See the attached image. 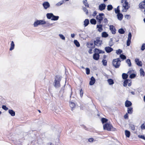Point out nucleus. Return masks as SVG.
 Instances as JSON below:
<instances>
[{
	"label": "nucleus",
	"instance_id": "obj_42",
	"mask_svg": "<svg viewBox=\"0 0 145 145\" xmlns=\"http://www.w3.org/2000/svg\"><path fill=\"white\" fill-rule=\"evenodd\" d=\"M122 52V50L120 49H119L118 50H116V53L117 54H120Z\"/></svg>",
	"mask_w": 145,
	"mask_h": 145
},
{
	"label": "nucleus",
	"instance_id": "obj_39",
	"mask_svg": "<svg viewBox=\"0 0 145 145\" xmlns=\"http://www.w3.org/2000/svg\"><path fill=\"white\" fill-rule=\"evenodd\" d=\"M136 76V74H135L132 73L130 74L129 77L131 78H134Z\"/></svg>",
	"mask_w": 145,
	"mask_h": 145
},
{
	"label": "nucleus",
	"instance_id": "obj_63",
	"mask_svg": "<svg viewBox=\"0 0 145 145\" xmlns=\"http://www.w3.org/2000/svg\"><path fill=\"white\" fill-rule=\"evenodd\" d=\"M71 37L72 38H74L75 36V34L74 33H72L71 34Z\"/></svg>",
	"mask_w": 145,
	"mask_h": 145
},
{
	"label": "nucleus",
	"instance_id": "obj_15",
	"mask_svg": "<svg viewBox=\"0 0 145 145\" xmlns=\"http://www.w3.org/2000/svg\"><path fill=\"white\" fill-rule=\"evenodd\" d=\"M106 5L104 3L100 4L99 6V9L101 11H102L105 9Z\"/></svg>",
	"mask_w": 145,
	"mask_h": 145
},
{
	"label": "nucleus",
	"instance_id": "obj_13",
	"mask_svg": "<svg viewBox=\"0 0 145 145\" xmlns=\"http://www.w3.org/2000/svg\"><path fill=\"white\" fill-rule=\"evenodd\" d=\"M110 29L112 33L114 34L116 33V29L114 26L113 25H110L109 26Z\"/></svg>",
	"mask_w": 145,
	"mask_h": 145
},
{
	"label": "nucleus",
	"instance_id": "obj_31",
	"mask_svg": "<svg viewBox=\"0 0 145 145\" xmlns=\"http://www.w3.org/2000/svg\"><path fill=\"white\" fill-rule=\"evenodd\" d=\"M108 36V34L105 32H103L102 33V37H106Z\"/></svg>",
	"mask_w": 145,
	"mask_h": 145
},
{
	"label": "nucleus",
	"instance_id": "obj_34",
	"mask_svg": "<svg viewBox=\"0 0 145 145\" xmlns=\"http://www.w3.org/2000/svg\"><path fill=\"white\" fill-rule=\"evenodd\" d=\"M128 75L125 73H123L122 74V77L123 79H126L128 77Z\"/></svg>",
	"mask_w": 145,
	"mask_h": 145
},
{
	"label": "nucleus",
	"instance_id": "obj_62",
	"mask_svg": "<svg viewBox=\"0 0 145 145\" xmlns=\"http://www.w3.org/2000/svg\"><path fill=\"white\" fill-rule=\"evenodd\" d=\"M128 115L127 114H126L124 116V118H128Z\"/></svg>",
	"mask_w": 145,
	"mask_h": 145
},
{
	"label": "nucleus",
	"instance_id": "obj_17",
	"mask_svg": "<svg viewBox=\"0 0 145 145\" xmlns=\"http://www.w3.org/2000/svg\"><path fill=\"white\" fill-rule=\"evenodd\" d=\"M105 50L107 53H110L113 50L112 48L109 46L106 47Z\"/></svg>",
	"mask_w": 145,
	"mask_h": 145
},
{
	"label": "nucleus",
	"instance_id": "obj_29",
	"mask_svg": "<svg viewBox=\"0 0 145 145\" xmlns=\"http://www.w3.org/2000/svg\"><path fill=\"white\" fill-rule=\"evenodd\" d=\"M140 75L141 76H144V72L142 69L141 68L140 70Z\"/></svg>",
	"mask_w": 145,
	"mask_h": 145
},
{
	"label": "nucleus",
	"instance_id": "obj_53",
	"mask_svg": "<svg viewBox=\"0 0 145 145\" xmlns=\"http://www.w3.org/2000/svg\"><path fill=\"white\" fill-rule=\"evenodd\" d=\"M141 128L142 130L145 129V125L144 123L141 125Z\"/></svg>",
	"mask_w": 145,
	"mask_h": 145
},
{
	"label": "nucleus",
	"instance_id": "obj_27",
	"mask_svg": "<svg viewBox=\"0 0 145 145\" xmlns=\"http://www.w3.org/2000/svg\"><path fill=\"white\" fill-rule=\"evenodd\" d=\"M89 23V21L88 19H86L84 21V25L85 27L88 25Z\"/></svg>",
	"mask_w": 145,
	"mask_h": 145
},
{
	"label": "nucleus",
	"instance_id": "obj_10",
	"mask_svg": "<svg viewBox=\"0 0 145 145\" xmlns=\"http://www.w3.org/2000/svg\"><path fill=\"white\" fill-rule=\"evenodd\" d=\"M42 6L44 9H47L50 7V5L48 2L45 1L42 3Z\"/></svg>",
	"mask_w": 145,
	"mask_h": 145
},
{
	"label": "nucleus",
	"instance_id": "obj_32",
	"mask_svg": "<svg viewBox=\"0 0 145 145\" xmlns=\"http://www.w3.org/2000/svg\"><path fill=\"white\" fill-rule=\"evenodd\" d=\"M127 112L129 114L132 113L133 112V108L131 107L128 108Z\"/></svg>",
	"mask_w": 145,
	"mask_h": 145
},
{
	"label": "nucleus",
	"instance_id": "obj_49",
	"mask_svg": "<svg viewBox=\"0 0 145 145\" xmlns=\"http://www.w3.org/2000/svg\"><path fill=\"white\" fill-rule=\"evenodd\" d=\"M86 73L87 74H89L90 70V69L88 68H86Z\"/></svg>",
	"mask_w": 145,
	"mask_h": 145
},
{
	"label": "nucleus",
	"instance_id": "obj_23",
	"mask_svg": "<svg viewBox=\"0 0 145 145\" xmlns=\"http://www.w3.org/2000/svg\"><path fill=\"white\" fill-rule=\"evenodd\" d=\"M8 112L12 116H14L15 115V112L12 110H8Z\"/></svg>",
	"mask_w": 145,
	"mask_h": 145
},
{
	"label": "nucleus",
	"instance_id": "obj_24",
	"mask_svg": "<svg viewBox=\"0 0 145 145\" xmlns=\"http://www.w3.org/2000/svg\"><path fill=\"white\" fill-rule=\"evenodd\" d=\"M15 44L13 41H12L10 44V50L11 51L13 50L14 48Z\"/></svg>",
	"mask_w": 145,
	"mask_h": 145
},
{
	"label": "nucleus",
	"instance_id": "obj_3",
	"mask_svg": "<svg viewBox=\"0 0 145 145\" xmlns=\"http://www.w3.org/2000/svg\"><path fill=\"white\" fill-rule=\"evenodd\" d=\"M121 61L120 58L113 59L112 64L116 68H118L120 64Z\"/></svg>",
	"mask_w": 145,
	"mask_h": 145
},
{
	"label": "nucleus",
	"instance_id": "obj_25",
	"mask_svg": "<svg viewBox=\"0 0 145 145\" xmlns=\"http://www.w3.org/2000/svg\"><path fill=\"white\" fill-rule=\"evenodd\" d=\"M125 134L127 137L129 138L130 135V132L127 130H125Z\"/></svg>",
	"mask_w": 145,
	"mask_h": 145
},
{
	"label": "nucleus",
	"instance_id": "obj_28",
	"mask_svg": "<svg viewBox=\"0 0 145 145\" xmlns=\"http://www.w3.org/2000/svg\"><path fill=\"white\" fill-rule=\"evenodd\" d=\"M74 43L77 47H79L80 46V44L77 40H74Z\"/></svg>",
	"mask_w": 145,
	"mask_h": 145
},
{
	"label": "nucleus",
	"instance_id": "obj_38",
	"mask_svg": "<svg viewBox=\"0 0 145 145\" xmlns=\"http://www.w3.org/2000/svg\"><path fill=\"white\" fill-rule=\"evenodd\" d=\"M60 38L63 40H65V37L63 35L61 34H59V35Z\"/></svg>",
	"mask_w": 145,
	"mask_h": 145
},
{
	"label": "nucleus",
	"instance_id": "obj_60",
	"mask_svg": "<svg viewBox=\"0 0 145 145\" xmlns=\"http://www.w3.org/2000/svg\"><path fill=\"white\" fill-rule=\"evenodd\" d=\"M53 24H49L47 23L46 24L47 26H49L52 25Z\"/></svg>",
	"mask_w": 145,
	"mask_h": 145
},
{
	"label": "nucleus",
	"instance_id": "obj_16",
	"mask_svg": "<svg viewBox=\"0 0 145 145\" xmlns=\"http://www.w3.org/2000/svg\"><path fill=\"white\" fill-rule=\"evenodd\" d=\"M69 105L71 108L72 110L76 106L75 103L72 102H69Z\"/></svg>",
	"mask_w": 145,
	"mask_h": 145
},
{
	"label": "nucleus",
	"instance_id": "obj_55",
	"mask_svg": "<svg viewBox=\"0 0 145 145\" xmlns=\"http://www.w3.org/2000/svg\"><path fill=\"white\" fill-rule=\"evenodd\" d=\"M83 91L82 90V89H81V90L80 91V97H82V96L83 95Z\"/></svg>",
	"mask_w": 145,
	"mask_h": 145
},
{
	"label": "nucleus",
	"instance_id": "obj_14",
	"mask_svg": "<svg viewBox=\"0 0 145 145\" xmlns=\"http://www.w3.org/2000/svg\"><path fill=\"white\" fill-rule=\"evenodd\" d=\"M135 62L137 65L141 67L142 65V62L140 61L137 58L135 59Z\"/></svg>",
	"mask_w": 145,
	"mask_h": 145
},
{
	"label": "nucleus",
	"instance_id": "obj_6",
	"mask_svg": "<svg viewBox=\"0 0 145 145\" xmlns=\"http://www.w3.org/2000/svg\"><path fill=\"white\" fill-rule=\"evenodd\" d=\"M61 80V78L60 77H57L55 80L54 81V86L57 88L60 87V81Z\"/></svg>",
	"mask_w": 145,
	"mask_h": 145
},
{
	"label": "nucleus",
	"instance_id": "obj_45",
	"mask_svg": "<svg viewBox=\"0 0 145 145\" xmlns=\"http://www.w3.org/2000/svg\"><path fill=\"white\" fill-rule=\"evenodd\" d=\"M102 62L103 63V64L104 66H106L107 65V61L105 59H103Z\"/></svg>",
	"mask_w": 145,
	"mask_h": 145
},
{
	"label": "nucleus",
	"instance_id": "obj_36",
	"mask_svg": "<svg viewBox=\"0 0 145 145\" xmlns=\"http://www.w3.org/2000/svg\"><path fill=\"white\" fill-rule=\"evenodd\" d=\"M126 62L127 63L129 67H131V61L130 59H127L126 61Z\"/></svg>",
	"mask_w": 145,
	"mask_h": 145
},
{
	"label": "nucleus",
	"instance_id": "obj_35",
	"mask_svg": "<svg viewBox=\"0 0 145 145\" xmlns=\"http://www.w3.org/2000/svg\"><path fill=\"white\" fill-rule=\"evenodd\" d=\"M90 22L91 24H95L96 23V21L95 19H93L90 20Z\"/></svg>",
	"mask_w": 145,
	"mask_h": 145
},
{
	"label": "nucleus",
	"instance_id": "obj_12",
	"mask_svg": "<svg viewBox=\"0 0 145 145\" xmlns=\"http://www.w3.org/2000/svg\"><path fill=\"white\" fill-rule=\"evenodd\" d=\"M139 7L141 9H144V12L145 14V1L141 2L139 4Z\"/></svg>",
	"mask_w": 145,
	"mask_h": 145
},
{
	"label": "nucleus",
	"instance_id": "obj_41",
	"mask_svg": "<svg viewBox=\"0 0 145 145\" xmlns=\"http://www.w3.org/2000/svg\"><path fill=\"white\" fill-rule=\"evenodd\" d=\"M63 1H60L59 2H58L56 4V6H59L62 4H63Z\"/></svg>",
	"mask_w": 145,
	"mask_h": 145
},
{
	"label": "nucleus",
	"instance_id": "obj_4",
	"mask_svg": "<svg viewBox=\"0 0 145 145\" xmlns=\"http://www.w3.org/2000/svg\"><path fill=\"white\" fill-rule=\"evenodd\" d=\"M46 22L44 20H37L35 21L33 24V26L34 27H36L39 25L46 24Z\"/></svg>",
	"mask_w": 145,
	"mask_h": 145
},
{
	"label": "nucleus",
	"instance_id": "obj_8",
	"mask_svg": "<svg viewBox=\"0 0 145 145\" xmlns=\"http://www.w3.org/2000/svg\"><path fill=\"white\" fill-rule=\"evenodd\" d=\"M102 41L100 40L99 38H97L94 41V44L97 46H100L101 45Z\"/></svg>",
	"mask_w": 145,
	"mask_h": 145
},
{
	"label": "nucleus",
	"instance_id": "obj_64",
	"mask_svg": "<svg viewBox=\"0 0 145 145\" xmlns=\"http://www.w3.org/2000/svg\"><path fill=\"white\" fill-rule=\"evenodd\" d=\"M97 14V12L96 11H95L93 13V16H95Z\"/></svg>",
	"mask_w": 145,
	"mask_h": 145
},
{
	"label": "nucleus",
	"instance_id": "obj_11",
	"mask_svg": "<svg viewBox=\"0 0 145 145\" xmlns=\"http://www.w3.org/2000/svg\"><path fill=\"white\" fill-rule=\"evenodd\" d=\"M127 85L128 86H131V82L130 80H127L124 81L123 86H126Z\"/></svg>",
	"mask_w": 145,
	"mask_h": 145
},
{
	"label": "nucleus",
	"instance_id": "obj_54",
	"mask_svg": "<svg viewBox=\"0 0 145 145\" xmlns=\"http://www.w3.org/2000/svg\"><path fill=\"white\" fill-rule=\"evenodd\" d=\"M88 140L89 142H92L94 141V139L93 138H90L88 139Z\"/></svg>",
	"mask_w": 145,
	"mask_h": 145
},
{
	"label": "nucleus",
	"instance_id": "obj_7",
	"mask_svg": "<svg viewBox=\"0 0 145 145\" xmlns=\"http://www.w3.org/2000/svg\"><path fill=\"white\" fill-rule=\"evenodd\" d=\"M104 16V14L102 13L99 14V15L97 16L96 19L99 24H100L101 23V21L103 18V16Z\"/></svg>",
	"mask_w": 145,
	"mask_h": 145
},
{
	"label": "nucleus",
	"instance_id": "obj_40",
	"mask_svg": "<svg viewBox=\"0 0 145 145\" xmlns=\"http://www.w3.org/2000/svg\"><path fill=\"white\" fill-rule=\"evenodd\" d=\"M119 32L121 34L124 33L125 31L123 29H120L118 30Z\"/></svg>",
	"mask_w": 145,
	"mask_h": 145
},
{
	"label": "nucleus",
	"instance_id": "obj_37",
	"mask_svg": "<svg viewBox=\"0 0 145 145\" xmlns=\"http://www.w3.org/2000/svg\"><path fill=\"white\" fill-rule=\"evenodd\" d=\"M113 7L111 5H108L107 6V9L108 10H110L112 9Z\"/></svg>",
	"mask_w": 145,
	"mask_h": 145
},
{
	"label": "nucleus",
	"instance_id": "obj_57",
	"mask_svg": "<svg viewBox=\"0 0 145 145\" xmlns=\"http://www.w3.org/2000/svg\"><path fill=\"white\" fill-rule=\"evenodd\" d=\"M104 22L105 24H106L108 22V20L106 18H105L104 20Z\"/></svg>",
	"mask_w": 145,
	"mask_h": 145
},
{
	"label": "nucleus",
	"instance_id": "obj_19",
	"mask_svg": "<svg viewBox=\"0 0 145 145\" xmlns=\"http://www.w3.org/2000/svg\"><path fill=\"white\" fill-rule=\"evenodd\" d=\"M95 78L93 76H92L91 78V80L89 82L90 85H93L95 83Z\"/></svg>",
	"mask_w": 145,
	"mask_h": 145
},
{
	"label": "nucleus",
	"instance_id": "obj_59",
	"mask_svg": "<svg viewBox=\"0 0 145 145\" xmlns=\"http://www.w3.org/2000/svg\"><path fill=\"white\" fill-rule=\"evenodd\" d=\"M113 43L112 42V41L111 40V41L110 42H109V45L110 46H112V45H113Z\"/></svg>",
	"mask_w": 145,
	"mask_h": 145
},
{
	"label": "nucleus",
	"instance_id": "obj_33",
	"mask_svg": "<svg viewBox=\"0 0 145 145\" xmlns=\"http://www.w3.org/2000/svg\"><path fill=\"white\" fill-rule=\"evenodd\" d=\"M107 81L109 84L110 85L113 84L114 83L113 80L111 79H108Z\"/></svg>",
	"mask_w": 145,
	"mask_h": 145
},
{
	"label": "nucleus",
	"instance_id": "obj_21",
	"mask_svg": "<svg viewBox=\"0 0 145 145\" xmlns=\"http://www.w3.org/2000/svg\"><path fill=\"white\" fill-rule=\"evenodd\" d=\"M117 16L118 19L120 20H122L123 18V15L121 13H118L117 14Z\"/></svg>",
	"mask_w": 145,
	"mask_h": 145
},
{
	"label": "nucleus",
	"instance_id": "obj_43",
	"mask_svg": "<svg viewBox=\"0 0 145 145\" xmlns=\"http://www.w3.org/2000/svg\"><path fill=\"white\" fill-rule=\"evenodd\" d=\"M82 9L84 11L86 12V14L88 15V10L86 8L84 7Z\"/></svg>",
	"mask_w": 145,
	"mask_h": 145
},
{
	"label": "nucleus",
	"instance_id": "obj_2",
	"mask_svg": "<svg viewBox=\"0 0 145 145\" xmlns=\"http://www.w3.org/2000/svg\"><path fill=\"white\" fill-rule=\"evenodd\" d=\"M46 17L48 19H50L54 21L58 20L59 17L58 16H55L52 13H48L46 15Z\"/></svg>",
	"mask_w": 145,
	"mask_h": 145
},
{
	"label": "nucleus",
	"instance_id": "obj_44",
	"mask_svg": "<svg viewBox=\"0 0 145 145\" xmlns=\"http://www.w3.org/2000/svg\"><path fill=\"white\" fill-rule=\"evenodd\" d=\"M94 46L93 43H89L88 44V47L89 48H93Z\"/></svg>",
	"mask_w": 145,
	"mask_h": 145
},
{
	"label": "nucleus",
	"instance_id": "obj_46",
	"mask_svg": "<svg viewBox=\"0 0 145 145\" xmlns=\"http://www.w3.org/2000/svg\"><path fill=\"white\" fill-rule=\"evenodd\" d=\"M120 57L121 59H122L123 60L126 59V56L125 55H124L122 54H121L120 55Z\"/></svg>",
	"mask_w": 145,
	"mask_h": 145
},
{
	"label": "nucleus",
	"instance_id": "obj_52",
	"mask_svg": "<svg viewBox=\"0 0 145 145\" xmlns=\"http://www.w3.org/2000/svg\"><path fill=\"white\" fill-rule=\"evenodd\" d=\"M2 108L3 109H4L5 110H8V108L6 106H5V105H3L2 106Z\"/></svg>",
	"mask_w": 145,
	"mask_h": 145
},
{
	"label": "nucleus",
	"instance_id": "obj_51",
	"mask_svg": "<svg viewBox=\"0 0 145 145\" xmlns=\"http://www.w3.org/2000/svg\"><path fill=\"white\" fill-rule=\"evenodd\" d=\"M130 129L133 130H135V128L134 125L131 124L130 125Z\"/></svg>",
	"mask_w": 145,
	"mask_h": 145
},
{
	"label": "nucleus",
	"instance_id": "obj_26",
	"mask_svg": "<svg viewBox=\"0 0 145 145\" xmlns=\"http://www.w3.org/2000/svg\"><path fill=\"white\" fill-rule=\"evenodd\" d=\"M102 25L101 24L97 25V27L98 29V30L99 31L101 32L103 30Z\"/></svg>",
	"mask_w": 145,
	"mask_h": 145
},
{
	"label": "nucleus",
	"instance_id": "obj_22",
	"mask_svg": "<svg viewBox=\"0 0 145 145\" xmlns=\"http://www.w3.org/2000/svg\"><path fill=\"white\" fill-rule=\"evenodd\" d=\"M94 50L95 52L98 53L99 54H103L105 52L104 51H103L96 48Z\"/></svg>",
	"mask_w": 145,
	"mask_h": 145
},
{
	"label": "nucleus",
	"instance_id": "obj_58",
	"mask_svg": "<svg viewBox=\"0 0 145 145\" xmlns=\"http://www.w3.org/2000/svg\"><path fill=\"white\" fill-rule=\"evenodd\" d=\"M120 9H115V12L116 13L118 14V13H120Z\"/></svg>",
	"mask_w": 145,
	"mask_h": 145
},
{
	"label": "nucleus",
	"instance_id": "obj_1",
	"mask_svg": "<svg viewBox=\"0 0 145 145\" xmlns=\"http://www.w3.org/2000/svg\"><path fill=\"white\" fill-rule=\"evenodd\" d=\"M121 2L122 5L123 11H124V10H127L129 8V5L128 4L127 0H121Z\"/></svg>",
	"mask_w": 145,
	"mask_h": 145
},
{
	"label": "nucleus",
	"instance_id": "obj_48",
	"mask_svg": "<svg viewBox=\"0 0 145 145\" xmlns=\"http://www.w3.org/2000/svg\"><path fill=\"white\" fill-rule=\"evenodd\" d=\"M138 137L140 138L143 139L145 140V137L144 135H138Z\"/></svg>",
	"mask_w": 145,
	"mask_h": 145
},
{
	"label": "nucleus",
	"instance_id": "obj_47",
	"mask_svg": "<svg viewBox=\"0 0 145 145\" xmlns=\"http://www.w3.org/2000/svg\"><path fill=\"white\" fill-rule=\"evenodd\" d=\"M134 72V71L131 69H130L129 71H128L127 73L129 74H131Z\"/></svg>",
	"mask_w": 145,
	"mask_h": 145
},
{
	"label": "nucleus",
	"instance_id": "obj_18",
	"mask_svg": "<svg viewBox=\"0 0 145 145\" xmlns=\"http://www.w3.org/2000/svg\"><path fill=\"white\" fill-rule=\"evenodd\" d=\"M99 55L98 54L95 53L93 55V58L96 60H98L99 59Z\"/></svg>",
	"mask_w": 145,
	"mask_h": 145
},
{
	"label": "nucleus",
	"instance_id": "obj_20",
	"mask_svg": "<svg viewBox=\"0 0 145 145\" xmlns=\"http://www.w3.org/2000/svg\"><path fill=\"white\" fill-rule=\"evenodd\" d=\"M125 106L127 107H129L131 105L132 103L131 102L127 100L125 102Z\"/></svg>",
	"mask_w": 145,
	"mask_h": 145
},
{
	"label": "nucleus",
	"instance_id": "obj_50",
	"mask_svg": "<svg viewBox=\"0 0 145 145\" xmlns=\"http://www.w3.org/2000/svg\"><path fill=\"white\" fill-rule=\"evenodd\" d=\"M107 120L105 118H102L101 119V121L103 123L105 122H106L107 121Z\"/></svg>",
	"mask_w": 145,
	"mask_h": 145
},
{
	"label": "nucleus",
	"instance_id": "obj_9",
	"mask_svg": "<svg viewBox=\"0 0 145 145\" xmlns=\"http://www.w3.org/2000/svg\"><path fill=\"white\" fill-rule=\"evenodd\" d=\"M132 35L131 34L130 32L129 33L128 35V37L127 40V46H129L130 45L131 43V38Z\"/></svg>",
	"mask_w": 145,
	"mask_h": 145
},
{
	"label": "nucleus",
	"instance_id": "obj_61",
	"mask_svg": "<svg viewBox=\"0 0 145 145\" xmlns=\"http://www.w3.org/2000/svg\"><path fill=\"white\" fill-rule=\"evenodd\" d=\"M125 17L128 19L130 17V15H126L125 16Z\"/></svg>",
	"mask_w": 145,
	"mask_h": 145
},
{
	"label": "nucleus",
	"instance_id": "obj_56",
	"mask_svg": "<svg viewBox=\"0 0 145 145\" xmlns=\"http://www.w3.org/2000/svg\"><path fill=\"white\" fill-rule=\"evenodd\" d=\"M145 49V44H143L142 46L141 47V50H144Z\"/></svg>",
	"mask_w": 145,
	"mask_h": 145
},
{
	"label": "nucleus",
	"instance_id": "obj_30",
	"mask_svg": "<svg viewBox=\"0 0 145 145\" xmlns=\"http://www.w3.org/2000/svg\"><path fill=\"white\" fill-rule=\"evenodd\" d=\"M83 4L86 7H89V5L87 2V0H85L83 1Z\"/></svg>",
	"mask_w": 145,
	"mask_h": 145
},
{
	"label": "nucleus",
	"instance_id": "obj_5",
	"mask_svg": "<svg viewBox=\"0 0 145 145\" xmlns=\"http://www.w3.org/2000/svg\"><path fill=\"white\" fill-rule=\"evenodd\" d=\"M103 129L104 130H106L108 131H110L113 130V127L110 124L106 123L103 125Z\"/></svg>",
	"mask_w": 145,
	"mask_h": 145
}]
</instances>
